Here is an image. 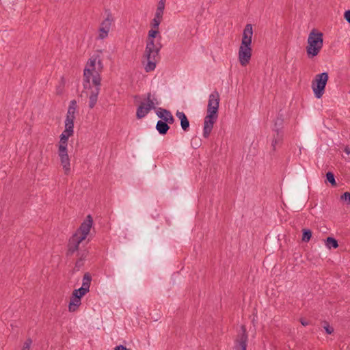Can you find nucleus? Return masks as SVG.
I'll return each mask as SVG.
<instances>
[{
    "label": "nucleus",
    "mask_w": 350,
    "mask_h": 350,
    "mask_svg": "<svg viewBox=\"0 0 350 350\" xmlns=\"http://www.w3.org/2000/svg\"><path fill=\"white\" fill-rule=\"evenodd\" d=\"M31 343H32V340L29 338H27L23 344L22 350H29Z\"/></svg>",
    "instance_id": "33"
},
{
    "label": "nucleus",
    "mask_w": 350,
    "mask_h": 350,
    "mask_svg": "<svg viewBox=\"0 0 350 350\" xmlns=\"http://www.w3.org/2000/svg\"><path fill=\"white\" fill-rule=\"evenodd\" d=\"M218 118V115L206 113L204 120L203 137L208 138L213 130V125Z\"/></svg>",
    "instance_id": "9"
},
{
    "label": "nucleus",
    "mask_w": 350,
    "mask_h": 350,
    "mask_svg": "<svg viewBox=\"0 0 350 350\" xmlns=\"http://www.w3.org/2000/svg\"><path fill=\"white\" fill-rule=\"evenodd\" d=\"M323 46V34L313 29L309 33L307 40L306 53L309 59L319 55Z\"/></svg>",
    "instance_id": "2"
},
{
    "label": "nucleus",
    "mask_w": 350,
    "mask_h": 350,
    "mask_svg": "<svg viewBox=\"0 0 350 350\" xmlns=\"http://www.w3.org/2000/svg\"><path fill=\"white\" fill-rule=\"evenodd\" d=\"M64 133H67V135H65V133L61 134L59 146L67 148L68 139L69 137L73 135L74 131L73 129L65 127Z\"/></svg>",
    "instance_id": "18"
},
{
    "label": "nucleus",
    "mask_w": 350,
    "mask_h": 350,
    "mask_svg": "<svg viewBox=\"0 0 350 350\" xmlns=\"http://www.w3.org/2000/svg\"><path fill=\"white\" fill-rule=\"evenodd\" d=\"M84 265V260L77 258L75 267L73 269L74 271H79L80 269Z\"/></svg>",
    "instance_id": "29"
},
{
    "label": "nucleus",
    "mask_w": 350,
    "mask_h": 350,
    "mask_svg": "<svg viewBox=\"0 0 350 350\" xmlns=\"http://www.w3.org/2000/svg\"><path fill=\"white\" fill-rule=\"evenodd\" d=\"M101 78L100 75L96 73V75H94L92 83L94 85V88L92 90L91 93L89 96V107L92 109L96 105L98 100V96L100 92V85Z\"/></svg>",
    "instance_id": "6"
},
{
    "label": "nucleus",
    "mask_w": 350,
    "mask_h": 350,
    "mask_svg": "<svg viewBox=\"0 0 350 350\" xmlns=\"http://www.w3.org/2000/svg\"><path fill=\"white\" fill-rule=\"evenodd\" d=\"M95 64H96V59L90 58L87 64V66H89L92 70H95Z\"/></svg>",
    "instance_id": "35"
},
{
    "label": "nucleus",
    "mask_w": 350,
    "mask_h": 350,
    "mask_svg": "<svg viewBox=\"0 0 350 350\" xmlns=\"http://www.w3.org/2000/svg\"><path fill=\"white\" fill-rule=\"evenodd\" d=\"M163 14V10L157 9L156 13H155V15H154V18L162 20Z\"/></svg>",
    "instance_id": "37"
},
{
    "label": "nucleus",
    "mask_w": 350,
    "mask_h": 350,
    "mask_svg": "<svg viewBox=\"0 0 350 350\" xmlns=\"http://www.w3.org/2000/svg\"><path fill=\"white\" fill-rule=\"evenodd\" d=\"M252 47L251 46H240L239 49V60L242 66H247L252 57Z\"/></svg>",
    "instance_id": "12"
},
{
    "label": "nucleus",
    "mask_w": 350,
    "mask_h": 350,
    "mask_svg": "<svg viewBox=\"0 0 350 350\" xmlns=\"http://www.w3.org/2000/svg\"><path fill=\"white\" fill-rule=\"evenodd\" d=\"M93 224V219L90 215L87 216L85 220H84L79 228L77 230L74 234H77V237L83 241L86 239L88 234L90 233L91 228Z\"/></svg>",
    "instance_id": "8"
},
{
    "label": "nucleus",
    "mask_w": 350,
    "mask_h": 350,
    "mask_svg": "<svg viewBox=\"0 0 350 350\" xmlns=\"http://www.w3.org/2000/svg\"><path fill=\"white\" fill-rule=\"evenodd\" d=\"M77 297L79 298H81V296H79V294L76 291V290H75L73 292H72V297L71 298H74V299H77Z\"/></svg>",
    "instance_id": "42"
},
{
    "label": "nucleus",
    "mask_w": 350,
    "mask_h": 350,
    "mask_svg": "<svg viewBox=\"0 0 350 350\" xmlns=\"http://www.w3.org/2000/svg\"><path fill=\"white\" fill-rule=\"evenodd\" d=\"M340 199L345 202H347V204H350V193L348 191L345 192L340 196Z\"/></svg>",
    "instance_id": "32"
},
{
    "label": "nucleus",
    "mask_w": 350,
    "mask_h": 350,
    "mask_svg": "<svg viewBox=\"0 0 350 350\" xmlns=\"http://www.w3.org/2000/svg\"><path fill=\"white\" fill-rule=\"evenodd\" d=\"M163 113H165V115H164L161 120L170 124H173L174 122V118L171 112L170 111H164Z\"/></svg>",
    "instance_id": "27"
},
{
    "label": "nucleus",
    "mask_w": 350,
    "mask_h": 350,
    "mask_svg": "<svg viewBox=\"0 0 350 350\" xmlns=\"http://www.w3.org/2000/svg\"><path fill=\"white\" fill-rule=\"evenodd\" d=\"M325 183H329L332 187H336L337 185L333 172H327L326 173Z\"/></svg>",
    "instance_id": "25"
},
{
    "label": "nucleus",
    "mask_w": 350,
    "mask_h": 350,
    "mask_svg": "<svg viewBox=\"0 0 350 350\" xmlns=\"http://www.w3.org/2000/svg\"><path fill=\"white\" fill-rule=\"evenodd\" d=\"M344 18L350 24V10L345 11Z\"/></svg>",
    "instance_id": "38"
},
{
    "label": "nucleus",
    "mask_w": 350,
    "mask_h": 350,
    "mask_svg": "<svg viewBox=\"0 0 350 350\" xmlns=\"http://www.w3.org/2000/svg\"><path fill=\"white\" fill-rule=\"evenodd\" d=\"M344 152L347 154H350V146H346L344 148Z\"/></svg>",
    "instance_id": "44"
},
{
    "label": "nucleus",
    "mask_w": 350,
    "mask_h": 350,
    "mask_svg": "<svg viewBox=\"0 0 350 350\" xmlns=\"http://www.w3.org/2000/svg\"><path fill=\"white\" fill-rule=\"evenodd\" d=\"M159 2H163L165 3V0H160Z\"/></svg>",
    "instance_id": "46"
},
{
    "label": "nucleus",
    "mask_w": 350,
    "mask_h": 350,
    "mask_svg": "<svg viewBox=\"0 0 350 350\" xmlns=\"http://www.w3.org/2000/svg\"><path fill=\"white\" fill-rule=\"evenodd\" d=\"M164 111H168V110L165 109H163V108H159L158 111L156 112L157 116L161 120L164 117V115H165V113H163Z\"/></svg>",
    "instance_id": "36"
},
{
    "label": "nucleus",
    "mask_w": 350,
    "mask_h": 350,
    "mask_svg": "<svg viewBox=\"0 0 350 350\" xmlns=\"http://www.w3.org/2000/svg\"><path fill=\"white\" fill-rule=\"evenodd\" d=\"M83 241V239L77 237V234H72L68 241L66 255L72 256L75 252H77L79 249V244Z\"/></svg>",
    "instance_id": "14"
},
{
    "label": "nucleus",
    "mask_w": 350,
    "mask_h": 350,
    "mask_svg": "<svg viewBox=\"0 0 350 350\" xmlns=\"http://www.w3.org/2000/svg\"><path fill=\"white\" fill-rule=\"evenodd\" d=\"M324 328L326 331V333L328 334H331L334 332V329L332 327H330L329 325L324 327Z\"/></svg>",
    "instance_id": "39"
},
{
    "label": "nucleus",
    "mask_w": 350,
    "mask_h": 350,
    "mask_svg": "<svg viewBox=\"0 0 350 350\" xmlns=\"http://www.w3.org/2000/svg\"><path fill=\"white\" fill-rule=\"evenodd\" d=\"M219 101V94L217 90H215L208 96L206 113L218 115Z\"/></svg>",
    "instance_id": "7"
},
{
    "label": "nucleus",
    "mask_w": 350,
    "mask_h": 350,
    "mask_svg": "<svg viewBox=\"0 0 350 350\" xmlns=\"http://www.w3.org/2000/svg\"><path fill=\"white\" fill-rule=\"evenodd\" d=\"M328 79L329 75L327 72L318 74L315 76L312 81V89L316 98H321L323 95Z\"/></svg>",
    "instance_id": "4"
},
{
    "label": "nucleus",
    "mask_w": 350,
    "mask_h": 350,
    "mask_svg": "<svg viewBox=\"0 0 350 350\" xmlns=\"http://www.w3.org/2000/svg\"><path fill=\"white\" fill-rule=\"evenodd\" d=\"M157 9L164 10V9H165V3L159 2Z\"/></svg>",
    "instance_id": "43"
},
{
    "label": "nucleus",
    "mask_w": 350,
    "mask_h": 350,
    "mask_svg": "<svg viewBox=\"0 0 350 350\" xmlns=\"http://www.w3.org/2000/svg\"><path fill=\"white\" fill-rule=\"evenodd\" d=\"M58 155L60 158L61 165L65 172L66 174H68L70 170V159L68 155L67 148L64 146H59Z\"/></svg>",
    "instance_id": "11"
},
{
    "label": "nucleus",
    "mask_w": 350,
    "mask_h": 350,
    "mask_svg": "<svg viewBox=\"0 0 350 350\" xmlns=\"http://www.w3.org/2000/svg\"><path fill=\"white\" fill-rule=\"evenodd\" d=\"M283 122L284 120L282 117H277L274 122V127L273 129V132H283Z\"/></svg>",
    "instance_id": "22"
},
{
    "label": "nucleus",
    "mask_w": 350,
    "mask_h": 350,
    "mask_svg": "<svg viewBox=\"0 0 350 350\" xmlns=\"http://www.w3.org/2000/svg\"><path fill=\"white\" fill-rule=\"evenodd\" d=\"M88 255V251L86 250H84L83 251L79 252L77 254L78 258L81 259L82 260H84L86 259L87 256Z\"/></svg>",
    "instance_id": "31"
},
{
    "label": "nucleus",
    "mask_w": 350,
    "mask_h": 350,
    "mask_svg": "<svg viewBox=\"0 0 350 350\" xmlns=\"http://www.w3.org/2000/svg\"><path fill=\"white\" fill-rule=\"evenodd\" d=\"M161 19L154 18L151 22L152 29L159 30V26L161 23Z\"/></svg>",
    "instance_id": "30"
},
{
    "label": "nucleus",
    "mask_w": 350,
    "mask_h": 350,
    "mask_svg": "<svg viewBox=\"0 0 350 350\" xmlns=\"http://www.w3.org/2000/svg\"><path fill=\"white\" fill-rule=\"evenodd\" d=\"M113 21V17L111 13H108L107 18L101 23L99 27V35L98 39H104L107 37L108 33L110 31L111 23Z\"/></svg>",
    "instance_id": "10"
},
{
    "label": "nucleus",
    "mask_w": 350,
    "mask_h": 350,
    "mask_svg": "<svg viewBox=\"0 0 350 350\" xmlns=\"http://www.w3.org/2000/svg\"><path fill=\"white\" fill-rule=\"evenodd\" d=\"M159 33V30L151 29L148 33L146 46L144 57L147 59V64L145 66V70L148 72L156 68V62L159 58V51L162 48L161 43V36H159V40L155 43L154 38Z\"/></svg>",
    "instance_id": "1"
},
{
    "label": "nucleus",
    "mask_w": 350,
    "mask_h": 350,
    "mask_svg": "<svg viewBox=\"0 0 350 350\" xmlns=\"http://www.w3.org/2000/svg\"><path fill=\"white\" fill-rule=\"evenodd\" d=\"M176 117L180 120V126L184 131H187L189 129V121L183 111H177L176 113Z\"/></svg>",
    "instance_id": "17"
},
{
    "label": "nucleus",
    "mask_w": 350,
    "mask_h": 350,
    "mask_svg": "<svg viewBox=\"0 0 350 350\" xmlns=\"http://www.w3.org/2000/svg\"><path fill=\"white\" fill-rule=\"evenodd\" d=\"M248 335L245 325L241 326L235 340L234 349L235 350H246L247 346Z\"/></svg>",
    "instance_id": "5"
},
{
    "label": "nucleus",
    "mask_w": 350,
    "mask_h": 350,
    "mask_svg": "<svg viewBox=\"0 0 350 350\" xmlns=\"http://www.w3.org/2000/svg\"><path fill=\"white\" fill-rule=\"evenodd\" d=\"M325 245L327 248H337L338 247V241L334 237H329L325 240Z\"/></svg>",
    "instance_id": "21"
},
{
    "label": "nucleus",
    "mask_w": 350,
    "mask_h": 350,
    "mask_svg": "<svg viewBox=\"0 0 350 350\" xmlns=\"http://www.w3.org/2000/svg\"><path fill=\"white\" fill-rule=\"evenodd\" d=\"M75 113H67L65 120V127L74 128V120L75 119Z\"/></svg>",
    "instance_id": "23"
},
{
    "label": "nucleus",
    "mask_w": 350,
    "mask_h": 350,
    "mask_svg": "<svg viewBox=\"0 0 350 350\" xmlns=\"http://www.w3.org/2000/svg\"><path fill=\"white\" fill-rule=\"evenodd\" d=\"M77 107V101L75 100H72L69 103L67 113H75Z\"/></svg>",
    "instance_id": "28"
},
{
    "label": "nucleus",
    "mask_w": 350,
    "mask_h": 350,
    "mask_svg": "<svg viewBox=\"0 0 350 350\" xmlns=\"http://www.w3.org/2000/svg\"><path fill=\"white\" fill-rule=\"evenodd\" d=\"M76 291L79 294V296H81V297L85 295L88 292H89L88 288H84L81 286V288L76 289Z\"/></svg>",
    "instance_id": "34"
},
{
    "label": "nucleus",
    "mask_w": 350,
    "mask_h": 350,
    "mask_svg": "<svg viewBox=\"0 0 350 350\" xmlns=\"http://www.w3.org/2000/svg\"><path fill=\"white\" fill-rule=\"evenodd\" d=\"M284 133L283 132H273L271 139V148L272 151L275 152L277 148L281 147L283 143Z\"/></svg>",
    "instance_id": "15"
},
{
    "label": "nucleus",
    "mask_w": 350,
    "mask_h": 350,
    "mask_svg": "<svg viewBox=\"0 0 350 350\" xmlns=\"http://www.w3.org/2000/svg\"><path fill=\"white\" fill-rule=\"evenodd\" d=\"M115 350H131L129 349H127L125 346L120 345L118 346H116L115 347Z\"/></svg>",
    "instance_id": "40"
},
{
    "label": "nucleus",
    "mask_w": 350,
    "mask_h": 350,
    "mask_svg": "<svg viewBox=\"0 0 350 350\" xmlns=\"http://www.w3.org/2000/svg\"><path fill=\"white\" fill-rule=\"evenodd\" d=\"M98 66H99V67H100V68H103V64H102V62H101V61H100V60H99V61L98 62Z\"/></svg>",
    "instance_id": "45"
},
{
    "label": "nucleus",
    "mask_w": 350,
    "mask_h": 350,
    "mask_svg": "<svg viewBox=\"0 0 350 350\" xmlns=\"http://www.w3.org/2000/svg\"><path fill=\"white\" fill-rule=\"evenodd\" d=\"M299 321L301 323V325L304 326H306V325H309V321L305 319L301 318Z\"/></svg>",
    "instance_id": "41"
},
{
    "label": "nucleus",
    "mask_w": 350,
    "mask_h": 350,
    "mask_svg": "<svg viewBox=\"0 0 350 350\" xmlns=\"http://www.w3.org/2000/svg\"><path fill=\"white\" fill-rule=\"evenodd\" d=\"M81 304L80 298L77 297V299L71 298L70 301L68 305V309L70 312H74L77 310L78 307Z\"/></svg>",
    "instance_id": "20"
},
{
    "label": "nucleus",
    "mask_w": 350,
    "mask_h": 350,
    "mask_svg": "<svg viewBox=\"0 0 350 350\" xmlns=\"http://www.w3.org/2000/svg\"><path fill=\"white\" fill-rule=\"evenodd\" d=\"M302 241L308 243L311 239L312 232L310 229L304 228L302 230Z\"/></svg>",
    "instance_id": "26"
},
{
    "label": "nucleus",
    "mask_w": 350,
    "mask_h": 350,
    "mask_svg": "<svg viewBox=\"0 0 350 350\" xmlns=\"http://www.w3.org/2000/svg\"><path fill=\"white\" fill-rule=\"evenodd\" d=\"M96 73V70H92L90 68L85 67L83 70V88L84 89L90 88V79L94 77Z\"/></svg>",
    "instance_id": "16"
},
{
    "label": "nucleus",
    "mask_w": 350,
    "mask_h": 350,
    "mask_svg": "<svg viewBox=\"0 0 350 350\" xmlns=\"http://www.w3.org/2000/svg\"><path fill=\"white\" fill-rule=\"evenodd\" d=\"M252 35V26L251 24H247L243 29L240 46H251Z\"/></svg>",
    "instance_id": "13"
},
{
    "label": "nucleus",
    "mask_w": 350,
    "mask_h": 350,
    "mask_svg": "<svg viewBox=\"0 0 350 350\" xmlns=\"http://www.w3.org/2000/svg\"><path fill=\"white\" fill-rule=\"evenodd\" d=\"M92 281V275L89 272L85 273L83 278L82 286L88 288L90 291V286Z\"/></svg>",
    "instance_id": "24"
},
{
    "label": "nucleus",
    "mask_w": 350,
    "mask_h": 350,
    "mask_svg": "<svg viewBox=\"0 0 350 350\" xmlns=\"http://www.w3.org/2000/svg\"><path fill=\"white\" fill-rule=\"evenodd\" d=\"M156 129L161 135H165L170 129V126L165 122L159 120L156 124Z\"/></svg>",
    "instance_id": "19"
},
{
    "label": "nucleus",
    "mask_w": 350,
    "mask_h": 350,
    "mask_svg": "<svg viewBox=\"0 0 350 350\" xmlns=\"http://www.w3.org/2000/svg\"><path fill=\"white\" fill-rule=\"evenodd\" d=\"M144 100L146 103L142 102L137 109L136 117L137 119L144 118L152 109H155V105L159 103L157 98L151 92L146 94Z\"/></svg>",
    "instance_id": "3"
}]
</instances>
